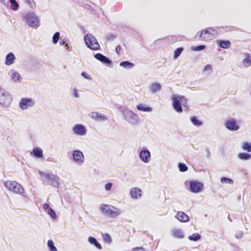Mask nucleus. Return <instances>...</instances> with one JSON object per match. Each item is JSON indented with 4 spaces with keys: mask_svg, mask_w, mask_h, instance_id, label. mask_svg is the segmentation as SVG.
Instances as JSON below:
<instances>
[{
    "mask_svg": "<svg viewBox=\"0 0 251 251\" xmlns=\"http://www.w3.org/2000/svg\"><path fill=\"white\" fill-rule=\"evenodd\" d=\"M218 34V32L213 27H209L200 32L199 40L202 41H208L214 38Z\"/></svg>",
    "mask_w": 251,
    "mask_h": 251,
    "instance_id": "1",
    "label": "nucleus"
},
{
    "mask_svg": "<svg viewBox=\"0 0 251 251\" xmlns=\"http://www.w3.org/2000/svg\"><path fill=\"white\" fill-rule=\"evenodd\" d=\"M4 185L9 191L17 194L21 195L25 192L22 185L15 181H6Z\"/></svg>",
    "mask_w": 251,
    "mask_h": 251,
    "instance_id": "2",
    "label": "nucleus"
},
{
    "mask_svg": "<svg viewBox=\"0 0 251 251\" xmlns=\"http://www.w3.org/2000/svg\"><path fill=\"white\" fill-rule=\"evenodd\" d=\"M100 210L103 213L110 217H116L120 213V210L118 208L106 204H101Z\"/></svg>",
    "mask_w": 251,
    "mask_h": 251,
    "instance_id": "3",
    "label": "nucleus"
},
{
    "mask_svg": "<svg viewBox=\"0 0 251 251\" xmlns=\"http://www.w3.org/2000/svg\"><path fill=\"white\" fill-rule=\"evenodd\" d=\"M84 40L88 48L92 50H100V47L96 38L92 34H87L84 37Z\"/></svg>",
    "mask_w": 251,
    "mask_h": 251,
    "instance_id": "4",
    "label": "nucleus"
},
{
    "mask_svg": "<svg viewBox=\"0 0 251 251\" xmlns=\"http://www.w3.org/2000/svg\"><path fill=\"white\" fill-rule=\"evenodd\" d=\"M173 105L174 109L177 112L181 113L182 111L181 103H184L186 102V100L184 99V96H175L173 98Z\"/></svg>",
    "mask_w": 251,
    "mask_h": 251,
    "instance_id": "5",
    "label": "nucleus"
},
{
    "mask_svg": "<svg viewBox=\"0 0 251 251\" xmlns=\"http://www.w3.org/2000/svg\"><path fill=\"white\" fill-rule=\"evenodd\" d=\"M25 18L27 24L31 27L36 26L39 24L38 17L34 13H29L27 14L25 16Z\"/></svg>",
    "mask_w": 251,
    "mask_h": 251,
    "instance_id": "6",
    "label": "nucleus"
},
{
    "mask_svg": "<svg viewBox=\"0 0 251 251\" xmlns=\"http://www.w3.org/2000/svg\"><path fill=\"white\" fill-rule=\"evenodd\" d=\"M34 104V101L32 99L23 98L19 103V106L22 109H25L28 107L33 106Z\"/></svg>",
    "mask_w": 251,
    "mask_h": 251,
    "instance_id": "7",
    "label": "nucleus"
},
{
    "mask_svg": "<svg viewBox=\"0 0 251 251\" xmlns=\"http://www.w3.org/2000/svg\"><path fill=\"white\" fill-rule=\"evenodd\" d=\"M189 183L190 191L192 192L197 193L200 192L203 189V184L199 181H192Z\"/></svg>",
    "mask_w": 251,
    "mask_h": 251,
    "instance_id": "8",
    "label": "nucleus"
},
{
    "mask_svg": "<svg viewBox=\"0 0 251 251\" xmlns=\"http://www.w3.org/2000/svg\"><path fill=\"white\" fill-rule=\"evenodd\" d=\"M74 133L78 135H84L86 134L87 130L84 126L81 124L75 125L73 128Z\"/></svg>",
    "mask_w": 251,
    "mask_h": 251,
    "instance_id": "9",
    "label": "nucleus"
},
{
    "mask_svg": "<svg viewBox=\"0 0 251 251\" xmlns=\"http://www.w3.org/2000/svg\"><path fill=\"white\" fill-rule=\"evenodd\" d=\"M226 128L230 130H237L239 126L236 125V121L233 119H230L225 124Z\"/></svg>",
    "mask_w": 251,
    "mask_h": 251,
    "instance_id": "10",
    "label": "nucleus"
},
{
    "mask_svg": "<svg viewBox=\"0 0 251 251\" xmlns=\"http://www.w3.org/2000/svg\"><path fill=\"white\" fill-rule=\"evenodd\" d=\"M11 101V97L8 94L4 93L0 94V103L1 105L4 106H7L10 104Z\"/></svg>",
    "mask_w": 251,
    "mask_h": 251,
    "instance_id": "11",
    "label": "nucleus"
},
{
    "mask_svg": "<svg viewBox=\"0 0 251 251\" xmlns=\"http://www.w3.org/2000/svg\"><path fill=\"white\" fill-rule=\"evenodd\" d=\"M73 158L75 161L77 163H82L84 161V157L82 152L78 150L74 151L73 152Z\"/></svg>",
    "mask_w": 251,
    "mask_h": 251,
    "instance_id": "12",
    "label": "nucleus"
},
{
    "mask_svg": "<svg viewBox=\"0 0 251 251\" xmlns=\"http://www.w3.org/2000/svg\"><path fill=\"white\" fill-rule=\"evenodd\" d=\"M140 157L145 163H148L151 158L150 152L147 150L142 151L140 153Z\"/></svg>",
    "mask_w": 251,
    "mask_h": 251,
    "instance_id": "13",
    "label": "nucleus"
},
{
    "mask_svg": "<svg viewBox=\"0 0 251 251\" xmlns=\"http://www.w3.org/2000/svg\"><path fill=\"white\" fill-rule=\"evenodd\" d=\"M176 218L181 222L185 223L189 220L188 216L183 211H178Z\"/></svg>",
    "mask_w": 251,
    "mask_h": 251,
    "instance_id": "14",
    "label": "nucleus"
},
{
    "mask_svg": "<svg viewBox=\"0 0 251 251\" xmlns=\"http://www.w3.org/2000/svg\"><path fill=\"white\" fill-rule=\"evenodd\" d=\"M90 116L93 119L99 121H104L107 119V117L104 115H101L97 112H92Z\"/></svg>",
    "mask_w": 251,
    "mask_h": 251,
    "instance_id": "15",
    "label": "nucleus"
},
{
    "mask_svg": "<svg viewBox=\"0 0 251 251\" xmlns=\"http://www.w3.org/2000/svg\"><path fill=\"white\" fill-rule=\"evenodd\" d=\"M95 57L100 62L105 64H110L111 61L107 57L104 56L101 53H98L95 55Z\"/></svg>",
    "mask_w": 251,
    "mask_h": 251,
    "instance_id": "16",
    "label": "nucleus"
},
{
    "mask_svg": "<svg viewBox=\"0 0 251 251\" xmlns=\"http://www.w3.org/2000/svg\"><path fill=\"white\" fill-rule=\"evenodd\" d=\"M131 197L133 199H138L141 196V190L138 188H133L130 190Z\"/></svg>",
    "mask_w": 251,
    "mask_h": 251,
    "instance_id": "17",
    "label": "nucleus"
},
{
    "mask_svg": "<svg viewBox=\"0 0 251 251\" xmlns=\"http://www.w3.org/2000/svg\"><path fill=\"white\" fill-rule=\"evenodd\" d=\"M30 154L31 156H35L37 158H42L43 157L42 149L38 148H34Z\"/></svg>",
    "mask_w": 251,
    "mask_h": 251,
    "instance_id": "18",
    "label": "nucleus"
},
{
    "mask_svg": "<svg viewBox=\"0 0 251 251\" xmlns=\"http://www.w3.org/2000/svg\"><path fill=\"white\" fill-rule=\"evenodd\" d=\"M15 59V57L14 54L11 52L9 53L6 56L5 64L7 65H11L14 63Z\"/></svg>",
    "mask_w": 251,
    "mask_h": 251,
    "instance_id": "19",
    "label": "nucleus"
},
{
    "mask_svg": "<svg viewBox=\"0 0 251 251\" xmlns=\"http://www.w3.org/2000/svg\"><path fill=\"white\" fill-rule=\"evenodd\" d=\"M172 234L174 237L177 238H182L184 237L182 230L179 229H174L172 231Z\"/></svg>",
    "mask_w": 251,
    "mask_h": 251,
    "instance_id": "20",
    "label": "nucleus"
},
{
    "mask_svg": "<svg viewBox=\"0 0 251 251\" xmlns=\"http://www.w3.org/2000/svg\"><path fill=\"white\" fill-rule=\"evenodd\" d=\"M88 241L90 244H93L98 249L100 250L101 249V246L94 237L90 236L88 238Z\"/></svg>",
    "mask_w": 251,
    "mask_h": 251,
    "instance_id": "21",
    "label": "nucleus"
},
{
    "mask_svg": "<svg viewBox=\"0 0 251 251\" xmlns=\"http://www.w3.org/2000/svg\"><path fill=\"white\" fill-rule=\"evenodd\" d=\"M219 46L223 49H228L230 47L231 44L229 41H218Z\"/></svg>",
    "mask_w": 251,
    "mask_h": 251,
    "instance_id": "22",
    "label": "nucleus"
},
{
    "mask_svg": "<svg viewBox=\"0 0 251 251\" xmlns=\"http://www.w3.org/2000/svg\"><path fill=\"white\" fill-rule=\"evenodd\" d=\"M120 65L125 68H132L134 66V64L127 61L121 62Z\"/></svg>",
    "mask_w": 251,
    "mask_h": 251,
    "instance_id": "23",
    "label": "nucleus"
},
{
    "mask_svg": "<svg viewBox=\"0 0 251 251\" xmlns=\"http://www.w3.org/2000/svg\"><path fill=\"white\" fill-rule=\"evenodd\" d=\"M137 108L139 110L142 111L149 112L151 110V108L150 107H145L143 104H140L137 105Z\"/></svg>",
    "mask_w": 251,
    "mask_h": 251,
    "instance_id": "24",
    "label": "nucleus"
},
{
    "mask_svg": "<svg viewBox=\"0 0 251 251\" xmlns=\"http://www.w3.org/2000/svg\"><path fill=\"white\" fill-rule=\"evenodd\" d=\"M201 238V236L199 233H194L188 237V238L190 240L194 241H197L200 240Z\"/></svg>",
    "mask_w": 251,
    "mask_h": 251,
    "instance_id": "25",
    "label": "nucleus"
},
{
    "mask_svg": "<svg viewBox=\"0 0 251 251\" xmlns=\"http://www.w3.org/2000/svg\"><path fill=\"white\" fill-rule=\"evenodd\" d=\"M11 3V8L13 10H17L19 8V4L15 0H9Z\"/></svg>",
    "mask_w": 251,
    "mask_h": 251,
    "instance_id": "26",
    "label": "nucleus"
},
{
    "mask_svg": "<svg viewBox=\"0 0 251 251\" xmlns=\"http://www.w3.org/2000/svg\"><path fill=\"white\" fill-rule=\"evenodd\" d=\"M251 155L246 153H240L238 154V157L242 160H247L250 158Z\"/></svg>",
    "mask_w": 251,
    "mask_h": 251,
    "instance_id": "27",
    "label": "nucleus"
},
{
    "mask_svg": "<svg viewBox=\"0 0 251 251\" xmlns=\"http://www.w3.org/2000/svg\"><path fill=\"white\" fill-rule=\"evenodd\" d=\"M48 246L50 249V251H57V249L54 245L53 242L52 240H48Z\"/></svg>",
    "mask_w": 251,
    "mask_h": 251,
    "instance_id": "28",
    "label": "nucleus"
},
{
    "mask_svg": "<svg viewBox=\"0 0 251 251\" xmlns=\"http://www.w3.org/2000/svg\"><path fill=\"white\" fill-rule=\"evenodd\" d=\"M183 50V48H177L174 52V58L176 59L182 53V51Z\"/></svg>",
    "mask_w": 251,
    "mask_h": 251,
    "instance_id": "29",
    "label": "nucleus"
},
{
    "mask_svg": "<svg viewBox=\"0 0 251 251\" xmlns=\"http://www.w3.org/2000/svg\"><path fill=\"white\" fill-rule=\"evenodd\" d=\"M102 236H103V241L109 244L112 242V239H111L110 236L108 234L105 233Z\"/></svg>",
    "mask_w": 251,
    "mask_h": 251,
    "instance_id": "30",
    "label": "nucleus"
},
{
    "mask_svg": "<svg viewBox=\"0 0 251 251\" xmlns=\"http://www.w3.org/2000/svg\"><path fill=\"white\" fill-rule=\"evenodd\" d=\"M178 168L179 171L182 172H186L188 170V167L184 163H179Z\"/></svg>",
    "mask_w": 251,
    "mask_h": 251,
    "instance_id": "31",
    "label": "nucleus"
},
{
    "mask_svg": "<svg viewBox=\"0 0 251 251\" xmlns=\"http://www.w3.org/2000/svg\"><path fill=\"white\" fill-rule=\"evenodd\" d=\"M191 121L194 125L197 126H201L202 124V123L196 117H192L191 118Z\"/></svg>",
    "mask_w": 251,
    "mask_h": 251,
    "instance_id": "32",
    "label": "nucleus"
},
{
    "mask_svg": "<svg viewBox=\"0 0 251 251\" xmlns=\"http://www.w3.org/2000/svg\"><path fill=\"white\" fill-rule=\"evenodd\" d=\"M243 64L246 67H249L251 65V59L250 56H248L243 60Z\"/></svg>",
    "mask_w": 251,
    "mask_h": 251,
    "instance_id": "33",
    "label": "nucleus"
},
{
    "mask_svg": "<svg viewBox=\"0 0 251 251\" xmlns=\"http://www.w3.org/2000/svg\"><path fill=\"white\" fill-rule=\"evenodd\" d=\"M60 33L58 32H56L52 38V42L54 44H56L59 39Z\"/></svg>",
    "mask_w": 251,
    "mask_h": 251,
    "instance_id": "34",
    "label": "nucleus"
},
{
    "mask_svg": "<svg viewBox=\"0 0 251 251\" xmlns=\"http://www.w3.org/2000/svg\"><path fill=\"white\" fill-rule=\"evenodd\" d=\"M151 88L154 91H157L160 90L161 85L158 83H153L151 85Z\"/></svg>",
    "mask_w": 251,
    "mask_h": 251,
    "instance_id": "35",
    "label": "nucleus"
},
{
    "mask_svg": "<svg viewBox=\"0 0 251 251\" xmlns=\"http://www.w3.org/2000/svg\"><path fill=\"white\" fill-rule=\"evenodd\" d=\"M242 148L244 150L251 152V145L248 143H244Z\"/></svg>",
    "mask_w": 251,
    "mask_h": 251,
    "instance_id": "36",
    "label": "nucleus"
},
{
    "mask_svg": "<svg viewBox=\"0 0 251 251\" xmlns=\"http://www.w3.org/2000/svg\"><path fill=\"white\" fill-rule=\"evenodd\" d=\"M48 214L53 218H56V215L54 211L51 208H50L48 210Z\"/></svg>",
    "mask_w": 251,
    "mask_h": 251,
    "instance_id": "37",
    "label": "nucleus"
},
{
    "mask_svg": "<svg viewBox=\"0 0 251 251\" xmlns=\"http://www.w3.org/2000/svg\"><path fill=\"white\" fill-rule=\"evenodd\" d=\"M221 182L222 183H232L233 180L231 179L226 178V177H223L221 179Z\"/></svg>",
    "mask_w": 251,
    "mask_h": 251,
    "instance_id": "38",
    "label": "nucleus"
},
{
    "mask_svg": "<svg viewBox=\"0 0 251 251\" xmlns=\"http://www.w3.org/2000/svg\"><path fill=\"white\" fill-rule=\"evenodd\" d=\"M26 2L30 6V7L33 8L35 5V2L34 0H25Z\"/></svg>",
    "mask_w": 251,
    "mask_h": 251,
    "instance_id": "39",
    "label": "nucleus"
},
{
    "mask_svg": "<svg viewBox=\"0 0 251 251\" xmlns=\"http://www.w3.org/2000/svg\"><path fill=\"white\" fill-rule=\"evenodd\" d=\"M12 78L15 80H19L20 78V75L18 73H14L12 75Z\"/></svg>",
    "mask_w": 251,
    "mask_h": 251,
    "instance_id": "40",
    "label": "nucleus"
},
{
    "mask_svg": "<svg viewBox=\"0 0 251 251\" xmlns=\"http://www.w3.org/2000/svg\"><path fill=\"white\" fill-rule=\"evenodd\" d=\"M112 186V184L111 183H108L105 186V189L106 191H109Z\"/></svg>",
    "mask_w": 251,
    "mask_h": 251,
    "instance_id": "41",
    "label": "nucleus"
},
{
    "mask_svg": "<svg viewBox=\"0 0 251 251\" xmlns=\"http://www.w3.org/2000/svg\"><path fill=\"white\" fill-rule=\"evenodd\" d=\"M121 49H122L120 45H118L116 47V48H115L116 52L118 55L120 54Z\"/></svg>",
    "mask_w": 251,
    "mask_h": 251,
    "instance_id": "42",
    "label": "nucleus"
},
{
    "mask_svg": "<svg viewBox=\"0 0 251 251\" xmlns=\"http://www.w3.org/2000/svg\"><path fill=\"white\" fill-rule=\"evenodd\" d=\"M205 48V47L204 45L198 46L195 47V50H200L204 49Z\"/></svg>",
    "mask_w": 251,
    "mask_h": 251,
    "instance_id": "43",
    "label": "nucleus"
},
{
    "mask_svg": "<svg viewBox=\"0 0 251 251\" xmlns=\"http://www.w3.org/2000/svg\"><path fill=\"white\" fill-rule=\"evenodd\" d=\"M81 75L87 79H91V77L89 75H88L85 72H83L81 73Z\"/></svg>",
    "mask_w": 251,
    "mask_h": 251,
    "instance_id": "44",
    "label": "nucleus"
},
{
    "mask_svg": "<svg viewBox=\"0 0 251 251\" xmlns=\"http://www.w3.org/2000/svg\"><path fill=\"white\" fill-rule=\"evenodd\" d=\"M212 70V67H211L210 65H206V66L205 67L204 69V71H208V70H210V71H211V70Z\"/></svg>",
    "mask_w": 251,
    "mask_h": 251,
    "instance_id": "45",
    "label": "nucleus"
},
{
    "mask_svg": "<svg viewBox=\"0 0 251 251\" xmlns=\"http://www.w3.org/2000/svg\"><path fill=\"white\" fill-rule=\"evenodd\" d=\"M43 207L45 209H48L49 208H50L49 207V205L48 204H47V203H44L43 204Z\"/></svg>",
    "mask_w": 251,
    "mask_h": 251,
    "instance_id": "46",
    "label": "nucleus"
},
{
    "mask_svg": "<svg viewBox=\"0 0 251 251\" xmlns=\"http://www.w3.org/2000/svg\"><path fill=\"white\" fill-rule=\"evenodd\" d=\"M140 250H143V247H135L132 249V251H135Z\"/></svg>",
    "mask_w": 251,
    "mask_h": 251,
    "instance_id": "47",
    "label": "nucleus"
},
{
    "mask_svg": "<svg viewBox=\"0 0 251 251\" xmlns=\"http://www.w3.org/2000/svg\"><path fill=\"white\" fill-rule=\"evenodd\" d=\"M74 94L75 97L76 98L78 97V94H77V92L76 90L75 89L74 90Z\"/></svg>",
    "mask_w": 251,
    "mask_h": 251,
    "instance_id": "48",
    "label": "nucleus"
},
{
    "mask_svg": "<svg viewBox=\"0 0 251 251\" xmlns=\"http://www.w3.org/2000/svg\"><path fill=\"white\" fill-rule=\"evenodd\" d=\"M45 176H46V177H47V176H48V177H50L51 175H50V174H48L45 175Z\"/></svg>",
    "mask_w": 251,
    "mask_h": 251,
    "instance_id": "49",
    "label": "nucleus"
},
{
    "mask_svg": "<svg viewBox=\"0 0 251 251\" xmlns=\"http://www.w3.org/2000/svg\"><path fill=\"white\" fill-rule=\"evenodd\" d=\"M60 43H61V44H63L64 43V41H63V42L61 41V42H60Z\"/></svg>",
    "mask_w": 251,
    "mask_h": 251,
    "instance_id": "50",
    "label": "nucleus"
}]
</instances>
